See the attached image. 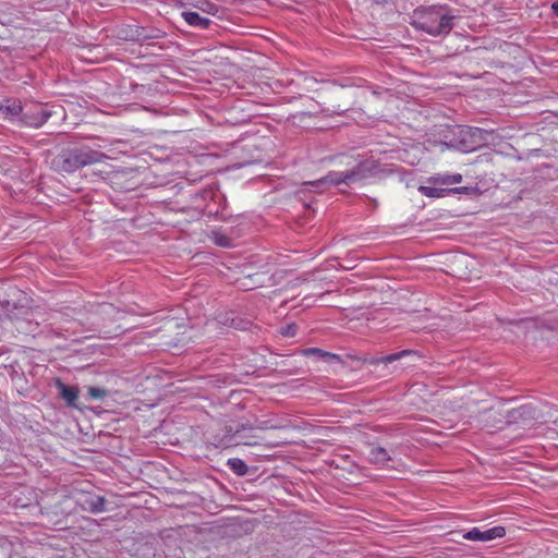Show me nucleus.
I'll list each match as a JSON object with an SVG mask.
<instances>
[{
    "instance_id": "obj_21",
    "label": "nucleus",
    "mask_w": 558,
    "mask_h": 558,
    "mask_svg": "<svg viewBox=\"0 0 558 558\" xmlns=\"http://www.w3.org/2000/svg\"><path fill=\"white\" fill-rule=\"evenodd\" d=\"M215 243L219 246L227 247L230 245V240L228 236L222 234H215Z\"/></svg>"
},
{
    "instance_id": "obj_5",
    "label": "nucleus",
    "mask_w": 558,
    "mask_h": 558,
    "mask_svg": "<svg viewBox=\"0 0 558 558\" xmlns=\"http://www.w3.org/2000/svg\"><path fill=\"white\" fill-rule=\"evenodd\" d=\"M354 172L339 173V172H329L326 177L319 179L316 182H308L310 185H339L341 183L349 184L352 180H354Z\"/></svg>"
},
{
    "instance_id": "obj_19",
    "label": "nucleus",
    "mask_w": 558,
    "mask_h": 558,
    "mask_svg": "<svg viewBox=\"0 0 558 558\" xmlns=\"http://www.w3.org/2000/svg\"><path fill=\"white\" fill-rule=\"evenodd\" d=\"M194 5L207 13H213L215 9V4L206 0H196V3H194Z\"/></svg>"
},
{
    "instance_id": "obj_9",
    "label": "nucleus",
    "mask_w": 558,
    "mask_h": 558,
    "mask_svg": "<svg viewBox=\"0 0 558 558\" xmlns=\"http://www.w3.org/2000/svg\"><path fill=\"white\" fill-rule=\"evenodd\" d=\"M183 20L191 26L206 29L209 27L211 21L207 17L199 15L197 12L184 11L182 12Z\"/></svg>"
},
{
    "instance_id": "obj_11",
    "label": "nucleus",
    "mask_w": 558,
    "mask_h": 558,
    "mask_svg": "<svg viewBox=\"0 0 558 558\" xmlns=\"http://www.w3.org/2000/svg\"><path fill=\"white\" fill-rule=\"evenodd\" d=\"M465 190H466V187L445 190V189H438L436 186H426V185H421L418 187V191L422 195L427 196V197H435V198L444 197L447 192H461V191H465Z\"/></svg>"
},
{
    "instance_id": "obj_6",
    "label": "nucleus",
    "mask_w": 558,
    "mask_h": 558,
    "mask_svg": "<svg viewBox=\"0 0 558 558\" xmlns=\"http://www.w3.org/2000/svg\"><path fill=\"white\" fill-rule=\"evenodd\" d=\"M23 109L19 99H7L0 105V113L3 118L13 120L20 114L23 116Z\"/></svg>"
},
{
    "instance_id": "obj_23",
    "label": "nucleus",
    "mask_w": 558,
    "mask_h": 558,
    "mask_svg": "<svg viewBox=\"0 0 558 558\" xmlns=\"http://www.w3.org/2000/svg\"><path fill=\"white\" fill-rule=\"evenodd\" d=\"M304 354L305 355H310V354L325 355V353L320 349H317V348L306 349V350H304Z\"/></svg>"
},
{
    "instance_id": "obj_10",
    "label": "nucleus",
    "mask_w": 558,
    "mask_h": 558,
    "mask_svg": "<svg viewBox=\"0 0 558 558\" xmlns=\"http://www.w3.org/2000/svg\"><path fill=\"white\" fill-rule=\"evenodd\" d=\"M368 460L377 465H386L391 458L385 448L372 447L368 452Z\"/></svg>"
},
{
    "instance_id": "obj_3",
    "label": "nucleus",
    "mask_w": 558,
    "mask_h": 558,
    "mask_svg": "<svg viewBox=\"0 0 558 558\" xmlns=\"http://www.w3.org/2000/svg\"><path fill=\"white\" fill-rule=\"evenodd\" d=\"M52 116V111L41 104L26 105L23 109L21 121L24 125L31 128L43 126Z\"/></svg>"
},
{
    "instance_id": "obj_12",
    "label": "nucleus",
    "mask_w": 558,
    "mask_h": 558,
    "mask_svg": "<svg viewBox=\"0 0 558 558\" xmlns=\"http://www.w3.org/2000/svg\"><path fill=\"white\" fill-rule=\"evenodd\" d=\"M119 36L126 40H141L148 37L144 34V28L138 26H126L120 31Z\"/></svg>"
},
{
    "instance_id": "obj_4",
    "label": "nucleus",
    "mask_w": 558,
    "mask_h": 558,
    "mask_svg": "<svg viewBox=\"0 0 558 558\" xmlns=\"http://www.w3.org/2000/svg\"><path fill=\"white\" fill-rule=\"evenodd\" d=\"M506 530L504 526H494L492 529L481 531L478 527H473L471 531L464 534V538L475 542H487L495 538L505 536Z\"/></svg>"
},
{
    "instance_id": "obj_20",
    "label": "nucleus",
    "mask_w": 558,
    "mask_h": 558,
    "mask_svg": "<svg viewBox=\"0 0 558 558\" xmlns=\"http://www.w3.org/2000/svg\"><path fill=\"white\" fill-rule=\"evenodd\" d=\"M298 327L295 324L287 325L281 329V335L284 337H294L296 335Z\"/></svg>"
},
{
    "instance_id": "obj_15",
    "label": "nucleus",
    "mask_w": 558,
    "mask_h": 558,
    "mask_svg": "<svg viewBox=\"0 0 558 558\" xmlns=\"http://www.w3.org/2000/svg\"><path fill=\"white\" fill-rule=\"evenodd\" d=\"M106 499L101 496L93 498L88 501L89 510L94 513H99L105 510Z\"/></svg>"
},
{
    "instance_id": "obj_17",
    "label": "nucleus",
    "mask_w": 558,
    "mask_h": 558,
    "mask_svg": "<svg viewBox=\"0 0 558 558\" xmlns=\"http://www.w3.org/2000/svg\"><path fill=\"white\" fill-rule=\"evenodd\" d=\"M87 393L90 399L100 400L107 396V390L98 388V387H88Z\"/></svg>"
},
{
    "instance_id": "obj_18",
    "label": "nucleus",
    "mask_w": 558,
    "mask_h": 558,
    "mask_svg": "<svg viewBox=\"0 0 558 558\" xmlns=\"http://www.w3.org/2000/svg\"><path fill=\"white\" fill-rule=\"evenodd\" d=\"M243 438L244 439L242 441H239L238 444H242L244 446H250V447L262 445L260 438L256 435H252L248 437L244 436Z\"/></svg>"
},
{
    "instance_id": "obj_24",
    "label": "nucleus",
    "mask_w": 558,
    "mask_h": 558,
    "mask_svg": "<svg viewBox=\"0 0 558 558\" xmlns=\"http://www.w3.org/2000/svg\"><path fill=\"white\" fill-rule=\"evenodd\" d=\"M553 10L555 11V13L558 15V1L553 3Z\"/></svg>"
},
{
    "instance_id": "obj_1",
    "label": "nucleus",
    "mask_w": 558,
    "mask_h": 558,
    "mask_svg": "<svg viewBox=\"0 0 558 558\" xmlns=\"http://www.w3.org/2000/svg\"><path fill=\"white\" fill-rule=\"evenodd\" d=\"M104 158L102 153L89 147L66 149L52 160V167L59 172L72 173L85 166L98 163Z\"/></svg>"
},
{
    "instance_id": "obj_14",
    "label": "nucleus",
    "mask_w": 558,
    "mask_h": 558,
    "mask_svg": "<svg viewBox=\"0 0 558 558\" xmlns=\"http://www.w3.org/2000/svg\"><path fill=\"white\" fill-rule=\"evenodd\" d=\"M227 465L236 475H245L247 473V465L239 458H231L228 460Z\"/></svg>"
},
{
    "instance_id": "obj_2",
    "label": "nucleus",
    "mask_w": 558,
    "mask_h": 558,
    "mask_svg": "<svg viewBox=\"0 0 558 558\" xmlns=\"http://www.w3.org/2000/svg\"><path fill=\"white\" fill-rule=\"evenodd\" d=\"M454 16L442 7H429L416 12V26L433 36L448 34L453 26Z\"/></svg>"
},
{
    "instance_id": "obj_8",
    "label": "nucleus",
    "mask_w": 558,
    "mask_h": 558,
    "mask_svg": "<svg viewBox=\"0 0 558 558\" xmlns=\"http://www.w3.org/2000/svg\"><path fill=\"white\" fill-rule=\"evenodd\" d=\"M283 427L284 426L282 424H280V423L274 422L271 420H267V421L259 422L256 427L247 426L246 424H241V425L236 426L235 429L230 427L229 432H233L234 435H238V434H241L242 432H244L246 429H250V430H254V429L266 430V429H278V428H283Z\"/></svg>"
},
{
    "instance_id": "obj_22",
    "label": "nucleus",
    "mask_w": 558,
    "mask_h": 558,
    "mask_svg": "<svg viewBox=\"0 0 558 558\" xmlns=\"http://www.w3.org/2000/svg\"><path fill=\"white\" fill-rule=\"evenodd\" d=\"M462 182V175L460 173L450 174V185Z\"/></svg>"
},
{
    "instance_id": "obj_7",
    "label": "nucleus",
    "mask_w": 558,
    "mask_h": 558,
    "mask_svg": "<svg viewBox=\"0 0 558 558\" xmlns=\"http://www.w3.org/2000/svg\"><path fill=\"white\" fill-rule=\"evenodd\" d=\"M56 386L61 398L66 402V404L70 407H76V401L80 393L78 388L74 386H66L60 379H57Z\"/></svg>"
},
{
    "instance_id": "obj_16",
    "label": "nucleus",
    "mask_w": 558,
    "mask_h": 558,
    "mask_svg": "<svg viewBox=\"0 0 558 558\" xmlns=\"http://www.w3.org/2000/svg\"><path fill=\"white\" fill-rule=\"evenodd\" d=\"M434 185H450V174H436L428 179Z\"/></svg>"
},
{
    "instance_id": "obj_13",
    "label": "nucleus",
    "mask_w": 558,
    "mask_h": 558,
    "mask_svg": "<svg viewBox=\"0 0 558 558\" xmlns=\"http://www.w3.org/2000/svg\"><path fill=\"white\" fill-rule=\"evenodd\" d=\"M413 352L411 350H402V351L397 352V353H392V354H388V355H385V356H381V357L374 359V360H372L371 363L373 365L390 364V363H393V362L402 359L403 356L410 355Z\"/></svg>"
}]
</instances>
